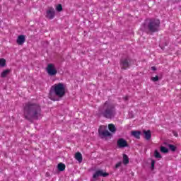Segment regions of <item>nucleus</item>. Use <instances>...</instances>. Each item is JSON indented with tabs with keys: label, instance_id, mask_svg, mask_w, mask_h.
I'll use <instances>...</instances> for the list:
<instances>
[{
	"label": "nucleus",
	"instance_id": "a878e982",
	"mask_svg": "<svg viewBox=\"0 0 181 181\" xmlns=\"http://www.w3.org/2000/svg\"><path fill=\"white\" fill-rule=\"evenodd\" d=\"M121 165H122V163H121V162H119V163H117L116 164L115 168H119V166H121Z\"/></svg>",
	"mask_w": 181,
	"mask_h": 181
},
{
	"label": "nucleus",
	"instance_id": "1a4fd4ad",
	"mask_svg": "<svg viewBox=\"0 0 181 181\" xmlns=\"http://www.w3.org/2000/svg\"><path fill=\"white\" fill-rule=\"evenodd\" d=\"M26 40V38L25 37V35H21L18 37L16 42L20 45L22 46V45H23V43H25Z\"/></svg>",
	"mask_w": 181,
	"mask_h": 181
},
{
	"label": "nucleus",
	"instance_id": "412c9836",
	"mask_svg": "<svg viewBox=\"0 0 181 181\" xmlns=\"http://www.w3.org/2000/svg\"><path fill=\"white\" fill-rule=\"evenodd\" d=\"M154 156H155V158H162V156H160V153L159 152H158V151H156V150L154 152Z\"/></svg>",
	"mask_w": 181,
	"mask_h": 181
},
{
	"label": "nucleus",
	"instance_id": "2eb2a0df",
	"mask_svg": "<svg viewBox=\"0 0 181 181\" xmlns=\"http://www.w3.org/2000/svg\"><path fill=\"white\" fill-rule=\"evenodd\" d=\"M123 163L124 165H128V163H129V158L126 154L123 155Z\"/></svg>",
	"mask_w": 181,
	"mask_h": 181
},
{
	"label": "nucleus",
	"instance_id": "ddd939ff",
	"mask_svg": "<svg viewBox=\"0 0 181 181\" xmlns=\"http://www.w3.org/2000/svg\"><path fill=\"white\" fill-rule=\"evenodd\" d=\"M75 158L76 159V160H78V162H79L80 163H81V162H83V156L81 155V153H76L75 154Z\"/></svg>",
	"mask_w": 181,
	"mask_h": 181
},
{
	"label": "nucleus",
	"instance_id": "7ed1b4c3",
	"mask_svg": "<svg viewBox=\"0 0 181 181\" xmlns=\"http://www.w3.org/2000/svg\"><path fill=\"white\" fill-rule=\"evenodd\" d=\"M53 93L59 98L64 97V95L66 94V86L64 83H59L52 86L49 97L52 101H57V98L53 97Z\"/></svg>",
	"mask_w": 181,
	"mask_h": 181
},
{
	"label": "nucleus",
	"instance_id": "a211bd4d",
	"mask_svg": "<svg viewBox=\"0 0 181 181\" xmlns=\"http://www.w3.org/2000/svg\"><path fill=\"white\" fill-rule=\"evenodd\" d=\"M108 128H109V130L110 131V132L112 133H115V131H116V129H115V125L112 124H110L108 125Z\"/></svg>",
	"mask_w": 181,
	"mask_h": 181
},
{
	"label": "nucleus",
	"instance_id": "20e7f679",
	"mask_svg": "<svg viewBox=\"0 0 181 181\" xmlns=\"http://www.w3.org/2000/svg\"><path fill=\"white\" fill-rule=\"evenodd\" d=\"M160 25V21L158 19H151L148 21V25L144 24L141 25V30L149 32H158L159 30V26Z\"/></svg>",
	"mask_w": 181,
	"mask_h": 181
},
{
	"label": "nucleus",
	"instance_id": "0eeeda50",
	"mask_svg": "<svg viewBox=\"0 0 181 181\" xmlns=\"http://www.w3.org/2000/svg\"><path fill=\"white\" fill-rule=\"evenodd\" d=\"M108 173H104L103 170H97L94 174H93V179H97V177H99V176H103V177H107L108 176Z\"/></svg>",
	"mask_w": 181,
	"mask_h": 181
},
{
	"label": "nucleus",
	"instance_id": "6e6552de",
	"mask_svg": "<svg viewBox=\"0 0 181 181\" xmlns=\"http://www.w3.org/2000/svg\"><path fill=\"white\" fill-rule=\"evenodd\" d=\"M47 18L49 19H53V18H54V8H49L47 11Z\"/></svg>",
	"mask_w": 181,
	"mask_h": 181
},
{
	"label": "nucleus",
	"instance_id": "423d86ee",
	"mask_svg": "<svg viewBox=\"0 0 181 181\" xmlns=\"http://www.w3.org/2000/svg\"><path fill=\"white\" fill-rule=\"evenodd\" d=\"M47 73L49 76H56L57 74V69L53 64H49L47 66Z\"/></svg>",
	"mask_w": 181,
	"mask_h": 181
},
{
	"label": "nucleus",
	"instance_id": "cd10ccee",
	"mask_svg": "<svg viewBox=\"0 0 181 181\" xmlns=\"http://www.w3.org/2000/svg\"><path fill=\"white\" fill-rule=\"evenodd\" d=\"M128 99V97H126V100H127Z\"/></svg>",
	"mask_w": 181,
	"mask_h": 181
},
{
	"label": "nucleus",
	"instance_id": "9b49d317",
	"mask_svg": "<svg viewBox=\"0 0 181 181\" xmlns=\"http://www.w3.org/2000/svg\"><path fill=\"white\" fill-rule=\"evenodd\" d=\"M117 145L119 148H125V146H128V144H127V141L124 140V139H119L117 141Z\"/></svg>",
	"mask_w": 181,
	"mask_h": 181
},
{
	"label": "nucleus",
	"instance_id": "f3484780",
	"mask_svg": "<svg viewBox=\"0 0 181 181\" xmlns=\"http://www.w3.org/2000/svg\"><path fill=\"white\" fill-rule=\"evenodd\" d=\"M58 170H59V172H63V170H64V169H66V165L62 163H60L59 164H58Z\"/></svg>",
	"mask_w": 181,
	"mask_h": 181
},
{
	"label": "nucleus",
	"instance_id": "9d476101",
	"mask_svg": "<svg viewBox=\"0 0 181 181\" xmlns=\"http://www.w3.org/2000/svg\"><path fill=\"white\" fill-rule=\"evenodd\" d=\"M121 66L122 69H124V70L128 69L129 67V59H123L121 62Z\"/></svg>",
	"mask_w": 181,
	"mask_h": 181
},
{
	"label": "nucleus",
	"instance_id": "f03ea898",
	"mask_svg": "<svg viewBox=\"0 0 181 181\" xmlns=\"http://www.w3.org/2000/svg\"><path fill=\"white\" fill-rule=\"evenodd\" d=\"M99 114L109 119L114 118L117 114V111L115 110V103L111 100L106 101L103 106L99 109Z\"/></svg>",
	"mask_w": 181,
	"mask_h": 181
},
{
	"label": "nucleus",
	"instance_id": "4468645a",
	"mask_svg": "<svg viewBox=\"0 0 181 181\" xmlns=\"http://www.w3.org/2000/svg\"><path fill=\"white\" fill-rule=\"evenodd\" d=\"M144 134L145 135V139L148 141L152 137V134H151V131H144Z\"/></svg>",
	"mask_w": 181,
	"mask_h": 181
},
{
	"label": "nucleus",
	"instance_id": "bb28decb",
	"mask_svg": "<svg viewBox=\"0 0 181 181\" xmlns=\"http://www.w3.org/2000/svg\"><path fill=\"white\" fill-rule=\"evenodd\" d=\"M151 70H153V71H155V70H156V68L155 66H152L151 67Z\"/></svg>",
	"mask_w": 181,
	"mask_h": 181
},
{
	"label": "nucleus",
	"instance_id": "f8f14e48",
	"mask_svg": "<svg viewBox=\"0 0 181 181\" xmlns=\"http://www.w3.org/2000/svg\"><path fill=\"white\" fill-rule=\"evenodd\" d=\"M131 134L132 136H134V138H136V139H139V137L141 136V132L139 131H132Z\"/></svg>",
	"mask_w": 181,
	"mask_h": 181
},
{
	"label": "nucleus",
	"instance_id": "5701e85b",
	"mask_svg": "<svg viewBox=\"0 0 181 181\" xmlns=\"http://www.w3.org/2000/svg\"><path fill=\"white\" fill-rule=\"evenodd\" d=\"M169 148L171 151H173V152H175V151H176V146L172 145V144H170L169 146Z\"/></svg>",
	"mask_w": 181,
	"mask_h": 181
},
{
	"label": "nucleus",
	"instance_id": "6ab92c4d",
	"mask_svg": "<svg viewBox=\"0 0 181 181\" xmlns=\"http://www.w3.org/2000/svg\"><path fill=\"white\" fill-rule=\"evenodd\" d=\"M6 64V60H5V59H0L1 67H5Z\"/></svg>",
	"mask_w": 181,
	"mask_h": 181
},
{
	"label": "nucleus",
	"instance_id": "39448f33",
	"mask_svg": "<svg viewBox=\"0 0 181 181\" xmlns=\"http://www.w3.org/2000/svg\"><path fill=\"white\" fill-rule=\"evenodd\" d=\"M98 132L101 138H107V136H111V133L107 130V126H100L98 129Z\"/></svg>",
	"mask_w": 181,
	"mask_h": 181
},
{
	"label": "nucleus",
	"instance_id": "b1692460",
	"mask_svg": "<svg viewBox=\"0 0 181 181\" xmlns=\"http://www.w3.org/2000/svg\"><path fill=\"white\" fill-rule=\"evenodd\" d=\"M152 81H158L159 80V77L158 76H156L155 77L151 78Z\"/></svg>",
	"mask_w": 181,
	"mask_h": 181
},
{
	"label": "nucleus",
	"instance_id": "393cba45",
	"mask_svg": "<svg viewBox=\"0 0 181 181\" xmlns=\"http://www.w3.org/2000/svg\"><path fill=\"white\" fill-rule=\"evenodd\" d=\"M155 168V160H151V169H153Z\"/></svg>",
	"mask_w": 181,
	"mask_h": 181
},
{
	"label": "nucleus",
	"instance_id": "4be33fe9",
	"mask_svg": "<svg viewBox=\"0 0 181 181\" xmlns=\"http://www.w3.org/2000/svg\"><path fill=\"white\" fill-rule=\"evenodd\" d=\"M56 9L58 12H61V11L63 10V7L62 6V4H59L57 6Z\"/></svg>",
	"mask_w": 181,
	"mask_h": 181
},
{
	"label": "nucleus",
	"instance_id": "f257e3e1",
	"mask_svg": "<svg viewBox=\"0 0 181 181\" xmlns=\"http://www.w3.org/2000/svg\"><path fill=\"white\" fill-rule=\"evenodd\" d=\"M24 115L27 119L34 118L35 119H40L42 118V112L39 105L28 103L24 107Z\"/></svg>",
	"mask_w": 181,
	"mask_h": 181
},
{
	"label": "nucleus",
	"instance_id": "dca6fc26",
	"mask_svg": "<svg viewBox=\"0 0 181 181\" xmlns=\"http://www.w3.org/2000/svg\"><path fill=\"white\" fill-rule=\"evenodd\" d=\"M9 73H11V71L9 69H6L2 71L1 76L4 78L8 76V74H9Z\"/></svg>",
	"mask_w": 181,
	"mask_h": 181
},
{
	"label": "nucleus",
	"instance_id": "aec40b11",
	"mask_svg": "<svg viewBox=\"0 0 181 181\" xmlns=\"http://www.w3.org/2000/svg\"><path fill=\"white\" fill-rule=\"evenodd\" d=\"M160 151H161V152H163V153H168V148L166 147H163V146L160 147Z\"/></svg>",
	"mask_w": 181,
	"mask_h": 181
}]
</instances>
